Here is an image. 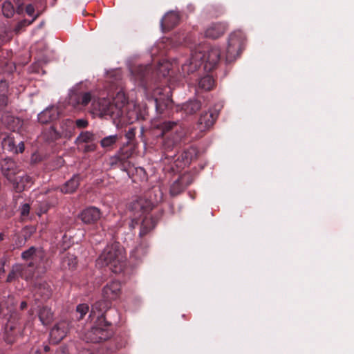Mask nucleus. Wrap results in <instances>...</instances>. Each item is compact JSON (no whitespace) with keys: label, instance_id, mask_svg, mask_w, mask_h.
<instances>
[{"label":"nucleus","instance_id":"nucleus-33","mask_svg":"<svg viewBox=\"0 0 354 354\" xmlns=\"http://www.w3.org/2000/svg\"><path fill=\"white\" fill-rule=\"evenodd\" d=\"M3 15L7 17H11L15 12L13 6L10 1H5L2 5Z\"/></svg>","mask_w":354,"mask_h":354},{"label":"nucleus","instance_id":"nucleus-41","mask_svg":"<svg viewBox=\"0 0 354 354\" xmlns=\"http://www.w3.org/2000/svg\"><path fill=\"white\" fill-rule=\"evenodd\" d=\"M8 97L6 95H0V109L4 108L8 104Z\"/></svg>","mask_w":354,"mask_h":354},{"label":"nucleus","instance_id":"nucleus-7","mask_svg":"<svg viewBox=\"0 0 354 354\" xmlns=\"http://www.w3.org/2000/svg\"><path fill=\"white\" fill-rule=\"evenodd\" d=\"M44 257V252L41 250L36 249L34 247H31L30 249L21 254L23 259L28 261V263L24 266H25L26 269L32 274H33L35 269L41 266Z\"/></svg>","mask_w":354,"mask_h":354},{"label":"nucleus","instance_id":"nucleus-49","mask_svg":"<svg viewBox=\"0 0 354 354\" xmlns=\"http://www.w3.org/2000/svg\"><path fill=\"white\" fill-rule=\"evenodd\" d=\"M139 222L136 219H133L131 222V227L132 228L135 227V225H138Z\"/></svg>","mask_w":354,"mask_h":354},{"label":"nucleus","instance_id":"nucleus-14","mask_svg":"<svg viewBox=\"0 0 354 354\" xmlns=\"http://www.w3.org/2000/svg\"><path fill=\"white\" fill-rule=\"evenodd\" d=\"M32 274L26 269L23 265H15L12 267V271L9 273L7 277V282H12L18 277L24 278L28 279L31 277Z\"/></svg>","mask_w":354,"mask_h":354},{"label":"nucleus","instance_id":"nucleus-21","mask_svg":"<svg viewBox=\"0 0 354 354\" xmlns=\"http://www.w3.org/2000/svg\"><path fill=\"white\" fill-rule=\"evenodd\" d=\"M218 113H205L199 119V127L201 130L212 127L216 119Z\"/></svg>","mask_w":354,"mask_h":354},{"label":"nucleus","instance_id":"nucleus-40","mask_svg":"<svg viewBox=\"0 0 354 354\" xmlns=\"http://www.w3.org/2000/svg\"><path fill=\"white\" fill-rule=\"evenodd\" d=\"M8 129H12L13 131H15V129L14 127V126L11 124L9 123L10 121H11L13 124H19L20 123V121L18 118H15L13 117H10L8 118Z\"/></svg>","mask_w":354,"mask_h":354},{"label":"nucleus","instance_id":"nucleus-42","mask_svg":"<svg viewBox=\"0 0 354 354\" xmlns=\"http://www.w3.org/2000/svg\"><path fill=\"white\" fill-rule=\"evenodd\" d=\"M80 149H82L84 152L92 151L95 149V145L94 144H89L85 146L80 147Z\"/></svg>","mask_w":354,"mask_h":354},{"label":"nucleus","instance_id":"nucleus-45","mask_svg":"<svg viewBox=\"0 0 354 354\" xmlns=\"http://www.w3.org/2000/svg\"><path fill=\"white\" fill-rule=\"evenodd\" d=\"M32 21H30V22H28L27 21L24 20V21H21L20 23L18 24L17 26L15 28V31L17 32H18L19 31V29L21 28V27H24V26H26L28 24H30Z\"/></svg>","mask_w":354,"mask_h":354},{"label":"nucleus","instance_id":"nucleus-39","mask_svg":"<svg viewBox=\"0 0 354 354\" xmlns=\"http://www.w3.org/2000/svg\"><path fill=\"white\" fill-rule=\"evenodd\" d=\"M88 121L84 119H78L75 122V124L78 128H85L88 126Z\"/></svg>","mask_w":354,"mask_h":354},{"label":"nucleus","instance_id":"nucleus-38","mask_svg":"<svg viewBox=\"0 0 354 354\" xmlns=\"http://www.w3.org/2000/svg\"><path fill=\"white\" fill-rule=\"evenodd\" d=\"M48 209V205L47 203H44V204H41L40 205V207H39L38 210H37V215L38 216H41V214L46 213Z\"/></svg>","mask_w":354,"mask_h":354},{"label":"nucleus","instance_id":"nucleus-12","mask_svg":"<svg viewBox=\"0 0 354 354\" xmlns=\"http://www.w3.org/2000/svg\"><path fill=\"white\" fill-rule=\"evenodd\" d=\"M80 218L85 224L94 223L101 217V212L99 209L95 207H90L83 210L79 215Z\"/></svg>","mask_w":354,"mask_h":354},{"label":"nucleus","instance_id":"nucleus-3","mask_svg":"<svg viewBox=\"0 0 354 354\" xmlns=\"http://www.w3.org/2000/svg\"><path fill=\"white\" fill-rule=\"evenodd\" d=\"M158 196L155 194L154 198H152L151 193H149L148 197L140 198L138 200L133 202L131 205L132 210L136 214H139L140 213V219L142 220L140 223V236H143L149 233L154 227L156 224V221L149 214V211L161 201V193L159 190Z\"/></svg>","mask_w":354,"mask_h":354},{"label":"nucleus","instance_id":"nucleus-6","mask_svg":"<svg viewBox=\"0 0 354 354\" xmlns=\"http://www.w3.org/2000/svg\"><path fill=\"white\" fill-rule=\"evenodd\" d=\"M113 334L111 328V324L104 320V322L100 323L97 320L95 325L87 331L85 334L86 341L94 343L100 342L106 340L111 337Z\"/></svg>","mask_w":354,"mask_h":354},{"label":"nucleus","instance_id":"nucleus-34","mask_svg":"<svg viewBox=\"0 0 354 354\" xmlns=\"http://www.w3.org/2000/svg\"><path fill=\"white\" fill-rule=\"evenodd\" d=\"M37 293L41 297H48L50 295V286L46 283H39L37 287Z\"/></svg>","mask_w":354,"mask_h":354},{"label":"nucleus","instance_id":"nucleus-37","mask_svg":"<svg viewBox=\"0 0 354 354\" xmlns=\"http://www.w3.org/2000/svg\"><path fill=\"white\" fill-rule=\"evenodd\" d=\"M149 70V66H140L137 70H136V73H137V76L139 78H142V77L145 76V73H144V71H148Z\"/></svg>","mask_w":354,"mask_h":354},{"label":"nucleus","instance_id":"nucleus-50","mask_svg":"<svg viewBox=\"0 0 354 354\" xmlns=\"http://www.w3.org/2000/svg\"><path fill=\"white\" fill-rule=\"evenodd\" d=\"M26 306H27V304H26V301H22V302L21 303V304H20V308H21V310L25 309V308H26Z\"/></svg>","mask_w":354,"mask_h":354},{"label":"nucleus","instance_id":"nucleus-28","mask_svg":"<svg viewBox=\"0 0 354 354\" xmlns=\"http://www.w3.org/2000/svg\"><path fill=\"white\" fill-rule=\"evenodd\" d=\"M61 136L59 132L57 131L53 127L45 129L42 133L43 138L47 142H53Z\"/></svg>","mask_w":354,"mask_h":354},{"label":"nucleus","instance_id":"nucleus-43","mask_svg":"<svg viewBox=\"0 0 354 354\" xmlns=\"http://www.w3.org/2000/svg\"><path fill=\"white\" fill-rule=\"evenodd\" d=\"M24 150V144L22 141L18 142V145L15 147L14 153H22Z\"/></svg>","mask_w":354,"mask_h":354},{"label":"nucleus","instance_id":"nucleus-29","mask_svg":"<svg viewBox=\"0 0 354 354\" xmlns=\"http://www.w3.org/2000/svg\"><path fill=\"white\" fill-rule=\"evenodd\" d=\"M77 259L76 257L71 254H67L62 261V266L64 269L72 270L76 267Z\"/></svg>","mask_w":354,"mask_h":354},{"label":"nucleus","instance_id":"nucleus-31","mask_svg":"<svg viewBox=\"0 0 354 354\" xmlns=\"http://www.w3.org/2000/svg\"><path fill=\"white\" fill-rule=\"evenodd\" d=\"M62 131L59 132L61 136L68 137L71 136L73 129V122L71 120L63 121L61 124Z\"/></svg>","mask_w":354,"mask_h":354},{"label":"nucleus","instance_id":"nucleus-15","mask_svg":"<svg viewBox=\"0 0 354 354\" xmlns=\"http://www.w3.org/2000/svg\"><path fill=\"white\" fill-rule=\"evenodd\" d=\"M59 115L58 108L52 106L46 108L38 115V120L40 123L45 124L57 118Z\"/></svg>","mask_w":354,"mask_h":354},{"label":"nucleus","instance_id":"nucleus-54","mask_svg":"<svg viewBox=\"0 0 354 354\" xmlns=\"http://www.w3.org/2000/svg\"><path fill=\"white\" fill-rule=\"evenodd\" d=\"M6 341L8 342L9 343H11V341H10L9 339H6Z\"/></svg>","mask_w":354,"mask_h":354},{"label":"nucleus","instance_id":"nucleus-32","mask_svg":"<svg viewBox=\"0 0 354 354\" xmlns=\"http://www.w3.org/2000/svg\"><path fill=\"white\" fill-rule=\"evenodd\" d=\"M214 84V80L209 75H206L202 77L198 82L199 87L206 91L212 89Z\"/></svg>","mask_w":354,"mask_h":354},{"label":"nucleus","instance_id":"nucleus-10","mask_svg":"<svg viewBox=\"0 0 354 354\" xmlns=\"http://www.w3.org/2000/svg\"><path fill=\"white\" fill-rule=\"evenodd\" d=\"M95 99L90 92H72L69 98V103L74 107L78 106H86Z\"/></svg>","mask_w":354,"mask_h":354},{"label":"nucleus","instance_id":"nucleus-11","mask_svg":"<svg viewBox=\"0 0 354 354\" xmlns=\"http://www.w3.org/2000/svg\"><path fill=\"white\" fill-rule=\"evenodd\" d=\"M3 176L10 181L15 180V177L19 172L17 164L10 158H5L1 163Z\"/></svg>","mask_w":354,"mask_h":354},{"label":"nucleus","instance_id":"nucleus-5","mask_svg":"<svg viewBox=\"0 0 354 354\" xmlns=\"http://www.w3.org/2000/svg\"><path fill=\"white\" fill-rule=\"evenodd\" d=\"M244 41L245 35L241 31H235L230 35L225 50L226 62H232L240 55L243 48Z\"/></svg>","mask_w":354,"mask_h":354},{"label":"nucleus","instance_id":"nucleus-35","mask_svg":"<svg viewBox=\"0 0 354 354\" xmlns=\"http://www.w3.org/2000/svg\"><path fill=\"white\" fill-rule=\"evenodd\" d=\"M89 307L87 304H82L77 306V313L80 314L79 319H82L84 316L88 313Z\"/></svg>","mask_w":354,"mask_h":354},{"label":"nucleus","instance_id":"nucleus-47","mask_svg":"<svg viewBox=\"0 0 354 354\" xmlns=\"http://www.w3.org/2000/svg\"><path fill=\"white\" fill-rule=\"evenodd\" d=\"M8 88V84L6 81H0V91H5Z\"/></svg>","mask_w":354,"mask_h":354},{"label":"nucleus","instance_id":"nucleus-24","mask_svg":"<svg viewBox=\"0 0 354 354\" xmlns=\"http://www.w3.org/2000/svg\"><path fill=\"white\" fill-rule=\"evenodd\" d=\"M201 107V102L198 100H190L185 103L182 110L186 115H192L198 111Z\"/></svg>","mask_w":354,"mask_h":354},{"label":"nucleus","instance_id":"nucleus-55","mask_svg":"<svg viewBox=\"0 0 354 354\" xmlns=\"http://www.w3.org/2000/svg\"><path fill=\"white\" fill-rule=\"evenodd\" d=\"M88 354H91L90 353H88Z\"/></svg>","mask_w":354,"mask_h":354},{"label":"nucleus","instance_id":"nucleus-48","mask_svg":"<svg viewBox=\"0 0 354 354\" xmlns=\"http://www.w3.org/2000/svg\"><path fill=\"white\" fill-rule=\"evenodd\" d=\"M140 250H142V248H141L138 247V248H136L133 250V252L132 254H133V255H134L136 258H139V257H140Z\"/></svg>","mask_w":354,"mask_h":354},{"label":"nucleus","instance_id":"nucleus-1","mask_svg":"<svg viewBox=\"0 0 354 354\" xmlns=\"http://www.w3.org/2000/svg\"><path fill=\"white\" fill-rule=\"evenodd\" d=\"M131 106L130 104H127L124 92L119 91L112 100L105 97L93 99L90 112L95 117L109 116L113 120L121 118L125 113L129 120L137 119L136 113L127 111Z\"/></svg>","mask_w":354,"mask_h":354},{"label":"nucleus","instance_id":"nucleus-27","mask_svg":"<svg viewBox=\"0 0 354 354\" xmlns=\"http://www.w3.org/2000/svg\"><path fill=\"white\" fill-rule=\"evenodd\" d=\"M119 139L120 137L116 134L109 136L101 140L100 145L102 148L106 149V150H111Z\"/></svg>","mask_w":354,"mask_h":354},{"label":"nucleus","instance_id":"nucleus-18","mask_svg":"<svg viewBox=\"0 0 354 354\" xmlns=\"http://www.w3.org/2000/svg\"><path fill=\"white\" fill-rule=\"evenodd\" d=\"M179 15L175 12H167L160 21L163 30L169 29L175 26L179 21Z\"/></svg>","mask_w":354,"mask_h":354},{"label":"nucleus","instance_id":"nucleus-51","mask_svg":"<svg viewBox=\"0 0 354 354\" xmlns=\"http://www.w3.org/2000/svg\"><path fill=\"white\" fill-rule=\"evenodd\" d=\"M4 273V269L3 265H0V278Z\"/></svg>","mask_w":354,"mask_h":354},{"label":"nucleus","instance_id":"nucleus-46","mask_svg":"<svg viewBox=\"0 0 354 354\" xmlns=\"http://www.w3.org/2000/svg\"><path fill=\"white\" fill-rule=\"evenodd\" d=\"M158 95H162V88H156L154 90L153 96L155 97L156 101L157 102L158 100H161V97L158 98Z\"/></svg>","mask_w":354,"mask_h":354},{"label":"nucleus","instance_id":"nucleus-36","mask_svg":"<svg viewBox=\"0 0 354 354\" xmlns=\"http://www.w3.org/2000/svg\"><path fill=\"white\" fill-rule=\"evenodd\" d=\"M30 209V205L28 203H24V205H22L20 208V212H21V216H23V217L28 216L29 214Z\"/></svg>","mask_w":354,"mask_h":354},{"label":"nucleus","instance_id":"nucleus-9","mask_svg":"<svg viewBox=\"0 0 354 354\" xmlns=\"http://www.w3.org/2000/svg\"><path fill=\"white\" fill-rule=\"evenodd\" d=\"M133 150L122 147L120 151L110 159L111 166H117L118 168L124 170L127 164H129L128 159L132 156Z\"/></svg>","mask_w":354,"mask_h":354},{"label":"nucleus","instance_id":"nucleus-44","mask_svg":"<svg viewBox=\"0 0 354 354\" xmlns=\"http://www.w3.org/2000/svg\"><path fill=\"white\" fill-rule=\"evenodd\" d=\"M26 12L29 16H32L35 12V8L32 5L28 4L26 8Z\"/></svg>","mask_w":354,"mask_h":354},{"label":"nucleus","instance_id":"nucleus-13","mask_svg":"<svg viewBox=\"0 0 354 354\" xmlns=\"http://www.w3.org/2000/svg\"><path fill=\"white\" fill-rule=\"evenodd\" d=\"M109 302L106 299L96 302L92 306L90 317H91L92 319L96 317V320L100 323L104 322L105 320L104 311L109 307Z\"/></svg>","mask_w":354,"mask_h":354},{"label":"nucleus","instance_id":"nucleus-25","mask_svg":"<svg viewBox=\"0 0 354 354\" xmlns=\"http://www.w3.org/2000/svg\"><path fill=\"white\" fill-rule=\"evenodd\" d=\"M15 142L14 133L6 135L1 142L2 147L5 150L14 153L16 147Z\"/></svg>","mask_w":354,"mask_h":354},{"label":"nucleus","instance_id":"nucleus-22","mask_svg":"<svg viewBox=\"0 0 354 354\" xmlns=\"http://www.w3.org/2000/svg\"><path fill=\"white\" fill-rule=\"evenodd\" d=\"M54 313L50 308L43 306L38 311V317L44 325L49 324L53 319Z\"/></svg>","mask_w":354,"mask_h":354},{"label":"nucleus","instance_id":"nucleus-19","mask_svg":"<svg viewBox=\"0 0 354 354\" xmlns=\"http://www.w3.org/2000/svg\"><path fill=\"white\" fill-rule=\"evenodd\" d=\"M11 183L16 192H21L31 185V178L27 175L15 176Z\"/></svg>","mask_w":354,"mask_h":354},{"label":"nucleus","instance_id":"nucleus-26","mask_svg":"<svg viewBox=\"0 0 354 354\" xmlns=\"http://www.w3.org/2000/svg\"><path fill=\"white\" fill-rule=\"evenodd\" d=\"M94 140V134L91 131H82L75 140L78 148L84 143H91Z\"/></svg>","mask_w":354,"mask_h":354},{"label":"nucleus","instance_id":"nucleus-4","mask_svg":"<svg viewBox=\"0 0 354 354\" xmlns=\"http://www.w3.org/2000/svg\"><path fill=\"white\" fill-rule=\"evenodd\" d=\"M100 266H108L115 273L122 271L125 265L124 250L118 243L107 245L97 260Z\"/></svg>","mask_w":354,"mask_h":354},{"label":"nucleus","instance_id":"nucleus-30","mask_svg":"<svg viewBox=\"0 0 354 354\" xmlns=\"http://www.w3.org/2000/svg\"><path fill=\"white\" fill-rule=\"evenodd\" d=\"M153 125L157 130H160V135L163 136L176 125V123L171 122H155Z\"/></svg>","mask_w":354,"mask_h":354},{"label":"nucleus","instance_id":"nucleus-23","mask_svg":"<svg viewBox=\"0 0 354 354\" xmlns=\"http://www.w3.org/2000/svg\"><path fill=\"white\" fill-rule=\"evenodd\" d=\"M80 178L79 175H74L61 188V192L64 194L74 192L79 186Z\"/></svg>","mask_w":354,"mask_h":354},{"label":"nucleus","instance_id":"nucleus-53","mask_svg":"<svg viewBox=\"0 0 354 354\" xmlns=\"http://www.w3.org/2000/svg\"><path fill=\"white\" fill-rule=\"evenodd\" d=\"M3 234L0 233V240H3Z\"/></svg>","mask_w":354,"mask_h":354},{"label":"nucleus","instance_id":"nucleus-16","mask_svg":"<svg viewBox=\"0 0 354 354\" xmlns=\"http://www.w3.org/2000/svg\"><path fill=\"white\" fill-rule=\"evenodd\" d=\"M120 292V284L118 281H112L103 289V297L105 299L112 300L118 297Z\"/></svg>","mask_w":354,"mask_h":354},{"label":"nucleus","instance_id":"nucleus-17","mask_svg":"<svg viewBox=\"0 0 354 354\" xmlns=\"http://www.w3.org/2000/svg\"><path fill=\"white\" fill-rule=\"evenodd\" d=\"M225 26L223 24H212L205 30V36L209 39H216L225 31Z\"/></svg>","mask_w":354,"mask_h":354},{"label":"nucleus","instance_id":"nucleus-52","mask_svg":"<svg viewBox=\"0 0 354 354\" xmlns=\"http://www.w3.org/2000/svg\"><path fill=\"white\" fill-rule=\"evenodd\" d=\"M44 350H45V351H49V347L48 346H46L44 347Z\"/></svg>","mask_w":354,"mask_h":354},{"label":"nucleus","instance_id":"nucleus-20","mask_svg":"<svg viewBox=\"0 0 354 354\" xmlns=\"http://www.w3.org/2000/svg\"><path fill=\"white\" fill-rule=\"evenodd\" d=\"M188 176H183L179 179L176 180L171 185L170 189L171 194L173 196L178 194L182 192L186 186L191 183V181H188L187 178Z\"/></svg>","mask_w":354,"mask_h":354},{"label":"nucleus","instance_id":"nucleus-8","mask_svg":"<svg viewBox=\"0 0 354 354\" xmlns=\"http://www.w3.org/2000/svg\"><path fill=\"white\" fill-rule=\"evenodd\" d=\"M69 330V322L62 320L57 322L50 332V340L53 344H57L62 340Z\"/></svg>","mask_w":354,"mask_h":354},{"label":"nucleus","instance_id":"nucleus-2","mask_svg":"<svg viewBox=\"0 0 354 354\" xmlns=\"http://www.w3.org/2000/svg\"><path fill=\"white\" fill-rule=\"evenodd\" d=\"M221 59V51L217 47L210 48L207 52L203 51V46L199 45L192 50L191 57L182 65L184 75L194 72L202 64L206 71L212 70Z\"/></svg>","mask_w":354,"mask_h":354}]
</instances>
